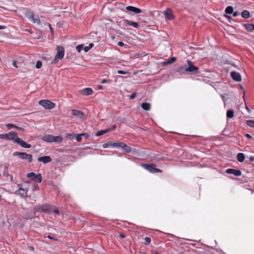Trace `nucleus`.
Wrapping results in <instances>:
<instances>
[{
    "label": "nucleus",
    "mask_w": 254,
    "mask_h": 254,
    "mask_svg": "<svg viewBox=\"0 0 254 254\" xmlns=\"http://www.w3.org/2000/svg\"><path fill=\"white\" fill-rule=\"evenodd\" d=\"M6 140L12 141L14 143L20 145L24 148H30L31 147V144H28L23 141L21 138L18 136L17 133L15 131H11L6 133Z\"/></svg>",
    "instance_id": "1"
},
{
    "label": "nucleus",
    "mask_w": 254,
    "mask_h": 254,
    "mask_svg": "<svg viewBox=\"0 0 254 254\" xmlns=\"http://www.w3.org/2000/svg\"><path fill=\"white\" fill-rule=\"evenodd\" d=\"M42 140L46 142H60L63 138L61 136H54L51 134H45L42 137Z\"/></svg>",
    "instance_id": "2"
},
{
    "label": "nucleus",
    "mask_w": 254,
    "mask_h": 254,
    "mask_svg": "<svg viewBox=\"0 0 254 254\" xmlns=\"http://www.w3.org/2000/svg\"><path fill=\"white\" fill-rule=\"evenodd\" d=\"M64 55V49L62 46H57V54L55 59L52 61L51 64H57L59 60H62Z\"/></svg>",
    "instance_id": "3"
},
{
    "label": "nucleus",
    "mask_w": 254,
    "mask_h": 254,
    "mask_svg": "<svg viewBox=\"0 0 254 254\" xmlns=\"http://www.w3.org/2000/svg\"><path fill=\"white\" fill-rule=\"evenodd\" d=\"M141 166L151 173H160L162 172L161 170L156 168V165L154 164H141Z\"/></svg>",
    "instance_id": "4"
},
{
    "label": "nucleus",
    "mask_w": 254,
    "mask_h": 254,
    "mask_svg": "<svg viewBox=\"0 0 254 254\" xmlns=\"http://www.w3.org/2000/svg\"><path fill=\"white\" fill-rule=\"evenodd\" d=\"M13 155L14 156H18L20 159L23 160H27L29 162H31L32 161V155L31 154H27L25 152L16 151L13 153Z\"/></svg>",
    "instance_id": "5"
},
{
    "label": "nucleus",
    "mask_w": 254,
    "mask_h": 254,
    "mask_svg": "<svg viewBox=\"0 0 254 254\" xmlns=\"http://www.w3.org/2000/svg\"><path fill=\"white\" fill-rule=\"evenodd\" d=\"M39 104L46 109H52L55 106L54 103L48 100H41L39 101Z\"/></svg>",
    "instance_id": "6"
},
{
    "label": "nucleus",
    "mask_w": 254,
    "mask_h": 254,
    "mask_svg": "<svg viewBox=\"0 0 254 254\" xmlns=\"http://www.w3.org/2000/svg\"><path fill=\"white\" fill-rule=\"evenodd\" d=\"M26 17L28 19L33 23L39 25L41 23V21L39 16L34 15L32 12H28L26 14Z\"/></svg>",
    "instance_id": "7"
},
{
    "label": "nucleus",
    "mask_w": 254,
    "mask_h": 254,
    "mask_svg": "<svg viewBox=\"0 0 254 254\" xmlns=\"http://www.w3.org/2000/svg\"><path fill=\"white\" fill-rule=\"evenodd\" d=\"M187 63L189 65L188 67L186 68V71H187V73L194 72L195 71H197L198 69V67L194 66L192 64V63L190 60H188L187 61Z\"/></svg>",
    "instance_id": "8"
},
{
    "label": "nucleus",
    "mask_w": 254,
    "mask_h": 254,
    "mask_svg": "<svg viewBox=\"0 0 254 254\" xmlns=\"http://www.w3.org/2000/svg\"><path fill=\"white\" fill-rule=\"evenodd\" d=\"M122 24L124 26H131L134 28H137L139 25L136 22H134L127 19H124L122 21Z\"/></svg>",
    "instance_id": "9"
},
{
    "label": "nucleus",
    "mask_w": 254,
    "mask_h": 254,
    "mask_svg": "<svg viewBox=\"0 0 254 254\" xmlns=\"http://www.w3.org/2000/svg\"><path fill=\"white\" fill-rule=\"evenodd\" d=\"M71 113L73 116L78 119H84L85 117L82 111L73 109L71 110Z\"/></svg>",
    "instance_id": "10"
},
{
    "label": "nucleus",
    "mask_w": 254,
    "mask_h": 254,
    "mask_svg": "<svg viewBox=\"0 0 254 254\" xmlns=\"http://www.w3.org/2000/svg\"><path fill=\"white\" fill-rule=\"evenodd\" d=\"M41 210L42 211H45L52 210L55 214H60V211L58 209H57L55 208H52V207L51 206L48 205H43L42 206Z\"/></svg>",
    "instance_id": "11"
},
{
    "label": "nucleus",
    "mask_w": 254,
    "mask_h": 254,
    "mask_svg": "<svg viewBox=\"0 0 254 254\" xmlns=\"http://www.w3.org/2000/svg\"><path fill=\"white\" fill-rule=\"evenodd\" d=\"M231 76L236 81L240 82L242 80L241 74L236 71H233L231 72Z\"/></svg>",
    "instance_id": "12"
},
{
    "label": "nucleus",
    "mask_w": 254,
    "mask_h": 254,
    "mask_svg": "<svg viewBox=\"0 0 254 254\" xmlns=\"http://www.w3.org/2000/svg\"><path fill=\"white\" fill-rule=\"evenodd\" d=\"M226 172L228 174H233L235 176H240L242 175V172L240 170L234 169H228L226 170Z\"/></svg>",
    "instance_id": "13"
},
{
    "label": "nucleus",
    "mask_w": 254,
    "mask_h": 254,
    "mask_svg": "<svg viewBox=\"0 0 254 254\" xmlns=\"http://www.w3.org/2000/svg\"><path fill=\"white\" fill-rule=\"evenodd\" d=\"M38 161L40 162H42L44 164H47L51 162L52 159L49 156H44L39 157L38 158Z\"/></svg>",
    "instance_id": "14"
},
{
    "label": "nucleus",
    "mask_w": 254,
    "mask_h": 254,
    "mask_svg": "<svg viewBox=\"0 0 254 254\" xmlns=\"http://www.w3.org/2000/svg\"><path fill=\"white\" fill-rule=\"evenodd\" d=\"M18 186L19 187H20L19 185H18ZM27 191H28L27 189H25L22 188L21 187H19V189L16 191V193L22 196L25 197V196H27Z\"/></svg>",
    "instance_id": "15"
},
{
    "label": "nucleus",
    "mask_w": 254,
    "mask_h": 254,
    "mask_svg": "<svg viewBox=\"0 0 254 254\" xmlns=\"http://www.w3.org/2000/svg\"><path fill=\"white\" fill-rule=\"evenodd\" d=\"M126 9L135 13H140L141 12V10L140 8L132 6H127Z\"/></svg>",
    "instance_id": "16"
},
{
    "label": "nucleus",
    "mask_w": 254,
    "mask_h": 254,
    "mask_svg": "<svg viewBox=\"0 0 254 254\" xmlns=\"http://www.w3.org/2000/svg\"><path fill=\"white\" fill-rule=\"evenodd\" d=\"M165 18L168 20H172L174 18V16L172 14V11L170 9H167L164 13Z\"/></svg>",
    "instance_id": "17"
},
{
    "label": "nucleus",
    "mask_w": 254,
    "mask_h": 254,
    "mask_svg": "<svg viewBox=\"0 0 254 254\" xmlns=\"http://www.w3.org/2000/svg\"><path fill=\"white\" fill-rule=\"evenodd\" d=\"M93 92L92 89L90 88H85L81 91V93L84 95H90Z\"/></svg>",
    "instance_id": "18"
},
{
    "label": "nucleus",
    "mask_w": 254,
    "mask_h": 254,
    "mask_svg": "<svg viewBox=\"0 0 254 254\" xmlns=\"http://www.w3.org/2000/svg\"><path fill=\"white\" fill-rule=\"evenodd\" d=\"M237 160L240 162H243L245 159V155L243 153H239L237 156Z\"/></svg>",
    "instance_id": "19"
},
{
    "label": "nucleus",
    "mask_w": 254,
    "mask_h": 254,
    "mask_svg": "<svg viewBox=\"0 0 254 254\" xmlns=\"http://www.w3.org/2000/svg\"><path fill=\"white\" fill-rule=\"evenodd\" d=\"M141 107L145 111H149L150 109V104L147 102L143 103Z\"/></svg>",
    "instance_id": "20"
},
{
    "label": "nucleus",
    "mask_w": 254,
    "mask_h": 254,
    "mask_svg": "<svg viewBox=\"0 0 254 254\" xmlns=\"http://www.w3.org/2000/svg\"><path fill=\"white\" fill-rule=\"evenodd\" d=\"M111 130V129H110V128L107 129H105V130H100L98 131L96 133V136H99L100 135H103V134L107 133L108 132L110 131Z\"/></svg>",
    "instance_id": "21"
},
{
    "label": "nucleus",
    "mask_w": 254,
    "mask_h": 254,
    "mask_svg": "<svg viewBox=\"0 0 254 254\" xmlns=\"http://www.w3.org/2000/svg\"><path fill=\"white\" fill-rule=\"evenodd\" d=\"M121 148L127 153H129L131 151V148L124 143H123L122 144Z\"/></svg>",
    "instance_id": "22"
},
{
    "label": "nucleus",
    "mask_w": 254,
    "mask_h": 254,
    "mask_svg": "<svg viewBox=\"0 0 254 254\" xmlns=\"http://www.w3.org/2000/svg\"><path fill=\"white\" fill-rule=\"evenodd\" d=\"M242 16L244 18H248L250 17V13L249 11L244 10L241 13Z\"/></svg>",
    "instance_id": "23"
},
{
    "label": "nucleus",
    "mask_w": 254,
    "mask_h": 254,
    "mask_svg": "<svg viewBox=\"0 0 254 254\" xmlns=\"http://www.w3.org/2000/svg\"><path fill=\"white\" fill-rule=\"evenodd\" d=\"M176 60V58L175 57H171V58L168 59L167 61L164 62L163 64L166 65V64H172L173 63L175 62Z\"/></svg>",
    "instance_id": "24"
},
{
    "label": "nucleus",
    "mask_w": 254,
    "mask_h": 254,
    "mask_svg": "<svg viewBox=\"0 0 254 254\" xmlns=\"http://www.w3.org/2000/svg\"><path fill=\"white\" fill-rule=\"evenodd\" d=\"M244 26H245V28L247 29V30L248 31L251 32L253 30V28H254L253 24H250V23L245 24H244Z\"/></svg>",
    "instance_id": "25"
},
{
    "label": "nucleus",
    "mask_w": 254,
    "mask_h": 254,
    "mask_svg": "<svg viewBox=\"0 0 254 254\" xmlns=\"http://www.w3.org/2000/svg\"><path fill=\"white\" fill-rule=\"evenodd\" d=\"M234 115V112L233 110H229L227 112V117L228 118H232Z\"/></svg>",
    "instance_id": "26"
},
{
    "label": "nucleus",
    "mask_w": 254,
    "mask_h": 254,
    "mask_svg": "<svg viewBox=\"0 0 254 254\" xmlns=\"http://www.w3.org/2000/svg\"><path fill=\"white\" fill-rule=\"evenodd\" d=\"M225 11L227 14H232L233 12V7L231 6H228L226 8Z\"/></svg>",
    "instance_id": "27"
},
{
    "label": "nucleus",
    "mask_w": 254,
    "mask_h": 254,
    "mask_svg": "<svg viewBox=\"0 0 254 254\" xmlns=\"http://www.w3.org/2000/svg\"><path fill=\"white\" fill-rule=\"evenodd\" d=\"M177 72L180 73H187V71H186V68L184 67H179L177 69Z\"/></svg>",
    "instance_id": "28"
},
{
    "label": "nucleus",
    "mask_w": 254,
    "mask_h": 254,
    "mask_svg": "<svg viewBox=\"0 0 254 254\" xmlns=\"http://www.w3.org/2000/svg\"><path fill=\"white\" fill-rule=\"evenodd\" d=\"M93 46L94 44L93 43H90L88 46H85L84 47V52L86 53L88 52Z\"/></svg>",
    "instance_id": "29"
},
{
    "label": "nucleus",
    "mask_w": 254,
    "mask_h": 254,
    "mask_svg": "<svg viewBox=\"0 0 254 254\" xmlns=\"http://www.w3.org/2000/svg\"><path fill=\"white\" fill-rule=\"evenodd\" d=\"M36 175H37L35 173L32 172L28 173L27 175V177L28 178H31V179L35 180V179H36Z\"/></svg>",
    "instance_id": "30"
},
{
    "label": "nucleus",
    "mask_w": 254,
    "mask_h": 254,
    "mask_svg": "<svg viewBox=\"0 0 254 254\" xmlns=\"http://www.w3.org/2000/svg\"><path fill=\"white\" fill-rule=\"evenodd\" d=\"M123 142H112V147H115L116 148H120L122 147V144Z\"/></svg>",
    "instance_id": "31"
},
{
    "label": "nucleus",
    "mask_w": 254,
    "mask_h": 254,
    "mask_svg": "<svg viewBox=\"0 0 254 254\" xmlns=\"http://www.w3.org/2000/svg\"><path fill=\"white\" fill-rule=\"evenodd\" d=\"M109 147H112V142L109 141L103 144V147L106 148Z\"/></svg>",
    "instance_id": "32"
},
{
    "label": "nucleus",
    "mask_w": 254,
    "mask_h": 254,
    "mask_svg": "<svg viewBox=\"0 0 254 254\" xmlns=\"http://www.w3.org/2000/svg\"><path fill=\"white\" fill-rule=\"evenodd\" d=\"M42 178L41 174H38L36 176V179L35 180H37L38 183H41L42 181Z\"/></svg>",
    "instance_id": "33"
},
{
    "label": "nucleus",
    "mask_w": 254,
    "mask_h": 254,
    "mask_svg": "<svg viewBox=\"0 0 254 254\" xmlns=\"http://www.w3.org/2000/svg\"><path fill=\"white\" fill-rule=\"evenodd\" d=\"M76 49L78 52L80 53L83 49H84V48L82 45H79L76 46Z\"/></svg>",
    "instance_id": "34"
},
{
    "label": "nucleus",
    "mask_w": 254,
    "mask_h": 254,
    "mask_svg": "<svg viewBox=\"0 0 254 254\" xmlns=\"http://www.w3.org/2000/svg\"><path fill=\"white\" fill-rule=\"evenodd\" d=\"M247 125L251 127H254V121H253V120L247 121Z\"/></svg>",
    "instance_id": "35"
},
{
    "label": "nucleus",
    "mask_w": 254,
    "mask_h": 254,
    "mask_svg": "<svg viewBox=\"0 0 254 254\" xmlns=\"http://www.w3.org/2000/svg\"><path fill=\"white\" fill-rule=\"evenodd\" d=\"M42 65V63L40 61H38L36 64V67L37 68H40Z\"/></svg>",
    "instance_id": "36"
},
{
    "label": "nucleus",
    "mask_w": 254,
    "mask_h": 254,
    "mask_svg": "<svg viewBox=\"0 0 254 254\" xmlns=\"http://www.w3.org/2000/svg\"><path fill=\"white\" fill-rule=\"evenodd\" d=\"M76 140L78 141V142H80L82 140V135L81 134H78L76 135Z\"/></svg>",
    "instance_id": "37"
},
{
    "label": "nucleus",
    "mask_w": 254,
    "mask_h": 254,
    "mask_svg": "<svg viewBox=\"0 0 254 254\" xmlns=\"http://www.w3.org/2000/svg\"><path fill=\"white\" fill-rule=\"evenodd\" d=\"M6 127L8 129H11L12 128H15L16 126L12 124H8L6 125Z\"/></svg>",
    "instance_id": "38"
},
{
    "label": "nucleus",
    "mask_w": 254,
    "mask_h": 254,
    "mask_svg": "<svg viewBox=\"0 0 254 254\" xmlns=\"http://www.w3.org/2000/svg\"><path fill=\"white\" fill-rule=\"evenodd\" d=\"M117 73L121 74H127L128 73V72L127 71L119 70L117 71Z\"/></svg>",
    "instance_id": "39"
},
{
    "label": "nucleus",
    "mask_w": 254,
    "mask_h": 254,
    "mask_svg": "<svg viewBox=\"0 0 254 254\" xmlns=\"http://www.w3.org/2000/svg\"><path fill=\"white\" fill-rule=\"evenodd\" d=\"M144 240L147 244H149L151 242V239L148 237H145Z\"/></svg>",
    "instance_id": "40"
},
{
    "label": "nucleus",
    "mask_w": 254,
    "mask_h": 254,
    "mask_svg": "<svg viewBox=\"0 0 254 254\" xmlns=\"http://www.w3.org/2000/svg\"><path fill=\"white\" fill-rule=\"evenodd\" d=\"M136 96V93L135 92H133L130 95V99H134L135 98Z\"/></svg>",
    "instance_id": "41"
},
{
    "label": "nucleus",
    "mask_w": 254,
    "mask_h": 254,
    "mask_svg": "<svg viewBox=\"0 0 254 254\" xmlns=\"http://www.w3.org/2000/svg\"><path fill=\"white\" fill-rule=\"evenodd\" d=\"M110 81L109 80H107L106 79H104L101 80V83L104 84V83H109V82H110Z\"/></svg>",
    "instance_id": "42"
},
{
    "label": "nucleus",
    "mask_w": 254,
    "mask_h": 254,
    "mask_svg": "<svg viewBox=\"0 0 254 254\" xmlns=\"http://www.w3.org/2000/svg\"><path fill=\"white\" fill-rule=\"evenodd\" d=\"M6 134H0V138L6 140Z\"/></svg>",
    "instance_id": "43"
},
{
    "label": "nucleus",
    "mask_w": 254,
    "mask_h": 254,
    "mask_svg": "<svg viewBox=\"0 0 254 254\" xmlns=\"http://www.w3.org/2000/svg\"><path fill=\"white\" fill-rule=\"evenodd\" d=\"M48 26L50 28L51 34H53L54 33V29L52 27L51 25L50 24H48Z\"/></svg>",
    "instance_id": "44"
},
{
    "label": "nucleus",
    "mask_w": 254,
    "mask_h": 254,
    "mask_svg": "<svg viewBox=\"0 0 254 254\" xmlns=\"http://www.w3.org/2000/svg\"><path fill=\"white\" fill-rule=\"evenodd\" d=\"M46 238H48L49 239L53 240H56V239L54 237L51 236L50 235H48L47 236H45Z\"/></svg>",
    "instance_id": "45"
},
{
    "label": "nucleus",
    "mask_w": 254,
    "mask_h": 254,
    "mask_svg": "<svg viewBox=\"0 0 254 254\" xmlns=\"http://www.w3.org/2000/svg\"><path fill=\"white\" fill-rule=\"evenodd\" d=\"M82 136L84 137L85 138H87L89 137V135L87 133H81Z\"/></svg>",
    "instance_id": "46"
},
{
    "label": "nucleus",
    "mask_w": 254,
    "mask_h": 254,
    "mask_svg": "<svg viewBox=\"0 0 254 254\" xmlns=\"http://www.w3.org/2000/svg\"><path fill=\"white\" fill-rule=\"evenodd\" d=\"M232 13H233V16L234 17H236V16H238L239 15H240V13L238 11H235L234 12H233Z\"/></svg>",
    "instance_id": "47"
},
{
    "label": "nucleus",
    "mask_w": 254,
    "mask_h": 254,
    "mask_svg": "<svg viewBox=\"0 0 254 254\" xmlns=\"http://www.w3.org/2000/svg\"><path fill=\"white\" fill-rule=\"evenodd\" d=\"M15 128H16L19 130L22 131H24V129L22 127L16 126Z\"/></svg>",
    "instance_id": "48"
},
{
    "label": "nucleus",
    "mask_w": 254,
    "mask_h": 254,
    "mask_svg": "<svg viewBox=\"0 0 254 254\" xmlns=\"http://www.w3.org/2000/svg\"><path fill=\"white\" fill-rule=\"evenodd\" d=\"M118 45L119 46H121V47H123L125 45V44L124 42H121V41H120L118 42Z\"/></svg>",
    "instance_id": "49"
},
{
    "label": "nucleus",
    "mask_w": 254,
    "mask_h": 254,
    "mask_svg": "<svg viewBox=\"0 0 254 254\" xmlns=\"http://www.w3.org/2000/svg\"><path fill=\"white\" fill-rule=\"evenodd\" d=\"M245 136H246V137H247L249 139H251L252 138V136L250 134H248V133L246 134L245 135Z\"/></svg>",
    "instance_id": "50"
},
{
    "label": "nucleus",
    "mask_w": 254,
    "mask_h": 254,
    "mask_svg": "<svg viewBox=\"0 0 254 254\" xmlns=\"http://www.w3.org/2000/svg\"><path fill=\"white\" fill-rule=\"evenodd\" d=\"M13 65L14 67H15L16 68H17L18 67V66L16 64V61H13Z\"/></svg>",
    "instance_id": "51"
},
{
    "label": "nucleus",
    "mask_w": 254,
    "mask_h": 254,
    "mask_svg": "<svg viewBox=\"0 0 254 254\" xmlns=\"http://www.w3.org/2000/svg\"><path fill=\"white\" fill-rule=\"evenodd\" d=\"M7 177H9L10 180L12 181V180H13V176H12V175H9V174H7Z\"/></svg>",
    "instance_id": "52"
},
{
    "label": "nucleus",
    "mask_w": 254,
    "mask_h": 254,
    "mask_svg": "<svg viewBox=\"0 0 254 254\" xmlns=\"http://www.w3.org/2000/svg\"><path fill=\"white\" fill-rule=\"evenodd\" d=\"M250 160L251 161H254V156H251L250 157Z\"/></svg>",
    "instance_id": "53"
},
{
    "label": "nucleus",
    "mask_w": 254,
    "mask_h": 254,
    "mask_svg": "<svg viewBox=\"0 0 254 254\" xmlns=\"http://www.w3.org/2000/svg\"><path fill=\"white\" fill-rule=\"evenodd\" d=\"M225 17H227L229 19V21H230V20L232 19L231 16H230L225 15Z\"/></svg>",
    "instance_id": "54"
},
{
    "label": "nucleus",
    "mask_w": 254,
    "mask_h": 254,
    "mask_svg": "<svg viewBox=\"0 0 254 254\" xmlns=\"http://www.w3.org/2000/svg\"><path fill=\"white\" fill-rule=\"evenodd\" d=\"M120 237L122 238H124L125 237V236L124 234H121L120 235Z\"/></svg>",
    "instance_id": "55"
},
{
    "label": "nucleus",
    "mask_w": 254,
    "mask_h": 254,
    "mask_svg": "<svg viewBox=\"0 0 254 254\" xmlns=\"http://www.w3.org/2000/svg\"><path fill=\"white\" fill-rule=\"evenodd\" d=\"M74 136V135H73L72 134H71V133H69V134H68L67 135V136L68 137H71V136Z\"/></svg>",
    "instance_id": "56"
},
{
    "label": "nucleus",
    "mask_w": 254,
    "mask_h": 254,
    "mask_svg": "<svg viewBox=\"0 0 254 254\" xmlns=\"http://www.w3.org/2000/svg\"><path fill=\"white\" fill-rule=\"evenodd\" d=\"M246 108L247 110L249 112H250V109L249 108V107H248V106H246Z\"/></svg>",
    "instance_id": "57"
},
{
    "label": "nucleus",
    "mask_w": 254,
    "mask_h": 254,
    "mask_svg": "<svg viewBox=\"0 0 254 254\" xmlns=\"http://www.w3.org/2000/svg\"><path fill=\"white\" fill-rule=\"evenodd\" d=\"M5 28L4 26L0 25V30L3 29Z\"/></svg>",
    "instance_id": "58"
},
{
    "label": "nucleus",
    "mask_w": 254,
    "mask_h": 254,
    "mask_svg": "<svg viewBox=\"0 0 254 254\" xmlns=\"http://www.w3.org/2000/svg\"><path fill=\"white\" fill-rule=\"evenodd\" d=\"M98 89H102V86H101V85H99V86H98Z\"/></svg>",
    "instance_id": "59"
},
{
    "label": "nucleus",
    "mask_w": 254,
    "mask_h": 254,
    "mask_svg": "<svg viewBox=\"0 0 254 254\" xmlns=\"http://www.w3.org/2000/svg\"><path fill=\"white\" fill-rule=\"evenodd\" d=\"M139 254H145V253H144V252H139Z\"/></svg>",
    "instance_id": "60"
},
{
    "label": "nucleus",
    "mask_w": 254,
    "mask_h": 254,
    "mask_svg": "<svg viewBox=\"0 0 254 254\" xmlns=\"http://www.w3.org/2000/svg\"><path fill=\"white\" fill-rule=\"evenodd\" d=\"M32 217V216H31V217H25L26 219H29V218H31Z\"/></svg>",
    "instance_id": "61"
},
{
    "label": "nucleus",
    "mask_w": 254,
    "mask_h": 254,
    "mask_svg": "<svg viewBox=\"0 0 254 254\" xmlns=\"http://www.w3.org/2000/svg\"><path fill=\"white\" fill-rule=\"evenodd\" d=\"M245 91H244V94H243V98L245 99Z\"/></svg>",
    "instance_id": "62"
},
{
    "label": "nucleus",
    "mask_w": 254,
    "mask_h": 254,
    "mask_svg": "<svg viewBox=\"0 0 254 254\" xmlns=\"http://www.w3.org/2000/svg\"><path fill=\"white\" fill-rule=\"evenodd\" d=\"M154 254H159L158 252H155Z\"/></svg>",
    "instance_id": "63"
},
{
    "label": "nucleus",
    "mask_w": 254,
    "mask_h": 254,
    "mask_svg": "<svg viewBox=\"0 0 254 254\" xmlns=\"http://www.w3.org/2000/svg\"><path fill=\"white\" fill-rule=\"evenodd\" d=\"M253 27H254V28H253V30H254V26H253Z\"/></svg>",
    "instance_id": "64"
}]
</instances>
